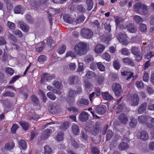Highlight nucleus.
Wrapping results in <instances>:
<instances>
[{"instance_id": "1", "label": "nucleus", "mask_w": 154, "mask_h": 154, "mask_svg": "<svg viewBox=\"0 0 154 154\" xmlns=\"http://www.w3.org/2000/svg\"><path fill=\"white\" fill-rule=\"evenodd\" d=\"M86 47L85 44L84 43L80 42L77 43L75 46L74 51L76 54L81 56L84 54L85 50Z\"/></svg>"}, {"instance_id": "2", "label": "nucleus", "mask_w": 154, "mask_h": 154, "mask_svg": "<svg viewBox=\"0 0 154 154\" xmlns=\"http://www.w3.org/2000/svg\"><path fill=\"white\" fill-rule=\"evenodd\" d=\"M131 52L135 55L136 60L137 62L141 61L143 57V54L140 48L137 47H133L131 48Z\"/></svg>"}, {"instance_id": "3", "label": "nucleus", "mask_w": 154, "mask_h": 154, "mask_svg": "<svg viewBox=\"0 0 154 154\" xmlns=\"http://www.w3.org/2000/svg\"><path fill=\"white\" fill-rule=\"evenodd\" d=\"M81 33L83 38L88 39L91 38L93 35V32L91 30L85 28L81 29Z\"/></svg>"}, {"instance_id": "4", "label": "nucleus", "mask_w": 154, "mask_h": 154, "mask_svg": "<svg viewBox=\"0 0 154 154\" xmlns=\"http://www.w3.org/2000/svg\"><path fill=\"white\" fill-rule=\"evenodd\" d=\"M112 89L116 96H119L122 93L121 87L118 83L113 84L112 85Z\"/></svg>"}, {"instance_id": "5", "label": "nucleus", "mask_w": 154, "mask_h": 154, "mask_svg": "<svg viewBox=\"0 0 154 154\" xmlns=\"http://www.w3.org/2000/svg\"><path fill=\"white\" fill-rule=\"evenodd\" d=\"M131 106H136L138 105L139 102V98L138 95L134 94L131 97Z\"/></svg>"}, {"instance_id": "6", "label": "nucleus", "mask_w": 154, "mask_h": 154, "mask_svg": "<svg viewBox=\"0 0 154 154\" xmlns=\"http://www.w3.org/2000/svg\"><path fill=\"white\" fill-rule=\"evenodd\" d=\"M137 137L138 138H140L143 141L146 140L149 138L147 133L145 131H142L138 133Z\"/></svg>"}, {"instance_id": "7", "label": "nucleus", "mask_w": 154, "mask_h": 154, "mask_svg": "<svg viewBox=\"0 0 154 154\" xmlns=\"http://www.w3.org/2000/svg\"><path fill=\"white\" fill-rule=\"evenodd\" d=\"M77 95L76 91L72 89H69L68 92V98L72 102L74 101L75 98Z\"/></svg>"}, {"instance_id": "8", "label": "nucleus", "mask_w": 154, "mask_h": 154, "mask_svg": "<svg viewBox=\"0 0 154 154\" xmlns=\"http://www.w3.org/2000/svg\"><path fill=\"white\" fill-rule=\"evenodd\" d=\"M54 78V75H50L47 73H45L42 75V78L40 81L42 83H43V82L45 80H46L47 81H50Z\"/></svg>"}, {"instance_id": "9", "label": "nucleus", "mask_w": 154, "mask_h": 154, "mask_svg": "<svg viewBox=\"0 0 154 154\" xmlns=\"http://www.w3.org/2000/svg\"><path fill=\"white\" fill-rule=\"evenodd\" d=\"M69 83L71 85H76L79 82V78L77 76H71L69 78Z\"/></svg>"}, {"instance_id": "10", "label": "nucleus", "mask_w": 154, "mask_h": 154, "mask_svg": "<svg viewBox=\"0 0 154 154\" xmlns=\"http://www.w3.org/2000/svg\"><path fill=\"white\" fill-rule=\"evenodd\" d=\"M88 114L85 111L81 112L79 115L80 120L82 122L86 121L88 119Z\"/></svg>"}, {"instance_id": "11", "label": "nucleus", "mask_w": 154, "mask_h": 154, "mask_svg": "<svg viewBox=\"0 0 154 154\" xmlns=\"http://www.w3.org/2000/svg\"><path fill=\"white\" fill-rule=\"evenodd\" d=\"M106 109V106L104 105H101L97 107L96 111L98 114L103 115L105 112Z\"/></svg>"}, {"instance_id": "12", "label": "nucleus", "mask_w": 154, "mask_h": 154, "mask_svg": "<svg viewBox=\"0 0 154 154\" xmlns=\"http://www.w3.org/2000/svg\"><path fill=\"white\" fill-rule=\"evenodd\" d=\"M52 132V130L50 129H47L42 133L41 136V138L42 140L47 139Z\"/></svg>"}, {"instance_id": "13", "label": "nucleus", "mask_w": 154, "mask_h": 154, "mask_svg": "<svg viewBox=\"0 0 154 154\" xmlns=\"http://www.w3.org/2000/svg\"><path fill=\"white\" fill-rule=\"evenodd\" d=\"M151 117L147 116H141L138 117V120L139 122L141 124H143L146 122L150 120Z\"/></svg>"}, {"instance_id": "14", "label": "nucleus", "mask_w": 154, "mask_h": 154, "mask_svg": "<svg viewBox=\"0 0 154 154\" xmlns=\"http://www.w3.org/2000/svg\"><path fill=\"white\" fill-rule=\"evenodd\" d=\"M95 94L97 96H100V95L101 93L99 89H96L95 92H93L90 94L89 99L91 102H92L93 101Z\"/></svg>"}, {"instance_id": "15", "label": "nucleus", "mask_w": 154, "mask_h": 154, "mask_svg": "<svg viewBox=\"0 0 154 154\" xmlns=\"http://www.w3.org/2000/svg\"><path fill=\"white\" fill-rule=\"evenodd\" d=\"M119 150L123 151L127 150L129 147V145L126 143L122 142L119 144L118 146Z\"/></svg>"}, {"instance_id": "16", "label": "nucleus", "mask_w": 154, "mask_h": 154, "mask_svg": "<svg viewBox=\"0 0 154 154\" xmlns=\"http://www.w3.org/2000/svg\"><path fill=\"white\" fill-rule=\"evenodd\" d=\"M121 75L124 76V78L126 80H128L131 79V77H133V73L128 72L127 71L121 72Z\"/></svg>"}, {"instance_id": "17", "label": "nucleus", "mask_w": 154, "mask_h": 154, "mask_svg": "<svg viewBox=\"0 0 154 154\" xmlns=\"http://www.w3.org/2000/svg\"><path fill=\"white\" fill-rule=\"evenodd\" d=\"M105 48L104 46L100 44H98L96 46L94 51L97 54H99L102 52Z\"/></svg>"}, {"instance_id": "18", "label": "nucleus", "mask_w": 154, "mask_h": 154, "mask_svg": "<svg viewBox=\"0 0 154 154\" xmlns=\"http://www.w3.org/2000/svg\"><path fill=\"white\" fill-rule=\"evenodd\" d=\"M127 36L125 34H123L120 32L119 33V36L118 37L119 41L124 44L126 40Z\"/></svg>"}, {"instance_id": "19", "label": "nucleus", "mask_w": 154, "mask_h": 154, "mask_svg": "<svg viewBox=\"0 0 154 154\" xmlns=\"http://www.w3.org/2000/svg\"><path fill=\"white\" fill-rule=\"evenodd\" d=\"M126 28L131 33H135L137 31L136 26L133 24H129L126 26Z\"/></svg>"}, {"instance_id": "20", "label": "nucleus", "mask_w": 154, "mask_h": 154, "mask_svg": "<svg viewBox=\"0 0 154 154\" xmlns=\"http://www.w3.org/2000/svg\"><path fill=\"white\" fill-rule=\"evenodd\" d=\"M120 122L123 124H125L128 121V119L126 116L124 114H121L119 117Z\"/></svg>"}, {"instance_id": "21", "label": "nucleus", "mask_w": 154, "mask_h": 154, "mask_svg": "<svg viewBox=\"0 0 154 154\" xmlns=\"http://www.w3.org/2000/svg\"><path fill=\"white\" fill-rule=\"evenodd\" d=\"M142 4L140 2L135 3L133 6L134 11L137 13H140Z\"/></svg>"}, {"instance_id": "22", "label": "nucleus", "mask_w": 154, "mask_h": 154, "mask_svg": "<svg viewBox=\"0 0 154 154\" xmlns=\"http://www.w3.org/2000/svg\"><path fill=\"white\" fill-rule=\"evenodd\" d=\"M63 20L66 22L70 24L73 22V19L68 14H65L63 16Z\"/></svg>"}, {"instance_id": "23", "label": "nucleus", "mask_w": 154, "mask_h": 154, "mask_svg": "<svg viewBox=\"0 0 154 154\" xmlns=\"http://www.w3.org/2000/svg\"><path fill=\"white\" fill-rule=\"evenodd\" d=\"M102 95L103 98L107 100H112L114 99L111 95L109 94L108 92H102Z\"/></svg>"}, {"instance_id": "24", "label": "nucleus", "mask_w": 154, "mask_h": 154, "mask_svg": "<svg viewBox=\"0 0 154 154\" xmlns=\"http://www.w3.org/2000/svg\"><path fill=\"white\" fill-rule=\"evenodd\" d=\"M147 103H143L138 109V112L139 114L142 113L146 110Z\"/></svg>"}, {"instance_id": "25", "label": "nucleus", "mask_w": 154, "mask_h": 154, "mask_svg": "<svg viewBox=\"0 0 154 154\" xmlns=\"http://www.w3.org/2000/svg\"><path fill=\"white\" fill-rule=\"evenodd\" d=\"M72 129L73 134L75 135H78L79 134V127L76 125H73Z\"/></svg>"}, {"instance_id": "26", "label": "nucleus", "mask_w": 154, "mask_h": 154, "mask_svg": "<svg viewBox=\"0 0 154 154\" xmlns=\"http://www.w3.org/2000/svg\"><path fill=\"white\" fill-rule=\"evenodd\" d=\"M14 143L13 142H11L6 144L5 146V149L7 150H10L14 147Z\"/></svg>"}, {"instance_id": "27", "label": "nucleus", "mask_w": 154, "mask_h": 154, "mask_svg": "<svg viewBox=\"0 0 154 154\" xmlns=\"http://www.w3.org/2000/svg\"><path fill=\"white\" fill-rule=\"evenodd\" d=\"M77 103L78 104H82L85 105H88L89 104L88 100L84 98L79 99Z\"/></svg>"}, {"instance_id": "28", "label": "nucleus", "mask_w": 154, "mask_h": 154, "mask_svg": "<svg viewBox=\"0 0 154 154\" xmlns=\"http://www.w3.org/2000/svg\"><path fill=\"white\" fill-rule=\"evenodd\" d=\"M47 57L44 55H41L39 56L38 59V62L39 63L42 64L46 61Z\"/></svg>"}, {"instance_id": "29", "label": "nucleus", "mask_w": 154, "mask_h": 154, "mask_svg": "<svg viewBox=\"0 0 154 154\" xmlns=\"http://www.w3.org/2000/svg\"><path fill=\"white\" fill-rule=\"evenodd\" d=\"M148 6L144 4H142L141 12H142L144 15H146L148 13Z\"/></svg>"}, {"instance_id": "30", "label": "nucleus", "mask_w": 154, "mask_h": 154, "mask_svg": "<svg viewBox=\"0 0 154 154\" xmlns=\"http://www.w3.org/2000/svg\"><path fill=\"white\" fill-rule=\"evenodd\" d=\"M20 26L21 29L24 32H27L29 31V26L25 23H21Z\"/></svg>"}, {"instance_id": "31", "label": "nucleus", "mask_w": 154, "mask_h": 154, "mask_svg": "<svg viewBox=\"0 0 154 154\" xmlns=\"http://www.w3.org/2000/svg\"><path fill=\"white\" fill-rule=\"evenodd\" d=\"M19 124L22 126L25 131H26L28 129L29 125V123L25 121H21L19 122Z\"/></svg>"}, {"instance_id": "32", "label": "nucleus", "mask_w": 154, "mask_h": 154, "mask_svg": "<svg viewBox=\"0 0 154 154\" xmlns=\"http://www.w3.org/2000/svg\"><path fill=\"white\" fill-rule=\"evenodd\" d=\"M44 154H51L52 150L51 148L49 146L45 145L44 147Z\"/></svg>"}, {"instance_id": "33", "label": "nucleus", "mask_w": 154, "mask_h": 154, "mask_svg": "<svg viewBox=\"0 0 154 154\" xmlns=\"http://www.w3.org/2000/svg\"><path fill=\"white\" fill-rule=\"evenodd\" d=\"M47 44L50 47H54L55 45L54 41L50 38L47 39Z\"/></svg>"}, {"instance_id": "34", "label": "nucleus", "mask_w": 154, "mask_h": 154, "mask_svg": "<svg viewBox=\"0 0 154 154\" xmlns=\"http://www.w3.org/2000/svg\"><path fill=\"white\" fill-rule=\"evenodd\" d=\"M133 18L136 23H140L143 21L142 18L140 16L136 15L133 17Z\"/></svg>"}, {"instance_id": "35", "label": "nucleus", "mask_w": 154, "mask_h": 154, "mask_svg": "<svg viewBox=\"0 0 154 154\" xmlns=\"http://www.w3.org/2000/svg\"><path fill=\"white\" fill-rule=\"evenodd\" d=\"M104 79V77L102 75L98 76L96 78L97 81L99 85L103 84Z\"/></svg>"}, {"instance_id": "36", "label": "nucleus", "mask_w": 154, "mask_h": 154, "mask_svg": "<svg viewBox=\"0 0 154 154\" xmlns=\"http://www.w3.org/2000/svg\"><path fill=\"white\" fill-rule=\"evenodd\" d=\"M95 76V73L92 71H88L85 75V76L88 79L94 77Z\"/></svg>"}, {"instance_id": "37", "label": "nucleus", "mask_w": 154, "mask_h": 154, "mask_svg": "<svg viewBox=\"0 0 154 154\" xmlns=\"http://www.w3.org/2000/svg\"><path fill=\"white\" fill-rule=\"evenodd\" d=\"M96 64L98 69L100 71H103L105 70V67L101 62L97 63Z\"/></svg>"}, {"instance_id": "38", "label": "nucleus", "mask_w": 154, "mask_h": 154, "mask_svg": "<svg viewBox=\"0 0 154 154\" xmlns=\"http://www.w3.org/2000/svg\"><path fill=\"white\" fill-rule=\"evenodd\" d=\"M122 61L125 63H128L131 65H134V63L133 61L131 60L129 58L126 57L122 59Z\"/></svg>"}, {"instance_id": "39", "label": "nucleus", "mask_w": 154, "mask_h": 154, "mask_svg": "<svg viewBox=\"0 0 154 154\" xmlns=\"http://www.w3.org/2000/svg\"><path fill=\"white\" fill-rule=\"evenodd\" d=\"M86 3L88 6L87 10L88 11L91 10L93 6L92 0H87Z\"/></svg>"}, {"instance_id": "40", "label": "nucleus", "mask_w": 154, "mask_h": 154, "mask_svg": "<svg viewBox=\"0 0 154 154\" xmlns=\"http://www.w3.org/2000/svg\"><path fill=\"white\" fill-rule=\"evenodd\" d=\"M3 95L4 97H14V94L13 92H11L9 91H7L5 93L3 94Z\"/></svg>"}, {"instance_id": "41", "label": "nucleus", "mask_w": 154, "mask_h": 154, "mask_svg": "<svg viewBox=\"0 0 154 154\" xmlns=\"http://www.w3.org/2000/svg\"><path fill=\"white\" fill-rule=\"evenodd\" d=\"M47 97L52 100H54L56 98V96L55 95L51 92H49L47 93Z\"/></svg>"}, {"instance_id": "42", "label": "nucleus", "mask_w": 154, "mask_h": 154, "mask_svg": "<svg viewBox=\"0 0 154 154\" xmlns=\"http://www.w3.org/2000/svg\"><path fill=\"white\" fill-rule=\"evenodd\" d=\"M137 121L135 119L133 118L131 119L129 125L131 128H134L137 125Z\"/></svg>"}, {"instance_id": "43", "label": "nucleus", "mask_w": 154, "mask_h": 154, "mask_svg": "<svg viewBox=\"0 0 154 154\" xmlns=\"http://www.w3.org/2000/svg\"><path fill=\"white\" fill-rule=\"evenodd\" d=\"M99 131V127L97 125H96L95 126L94 128V129L91 132L92 134L94 135H96L98 133Z\"/></svg>"}, {"instance_id": "44", "label": "nucleus", "mask_w": 154, "mask_h": 154, "mask_svg": "<svg viewBox=\"0 0 154 154\" xmlns=\"http://www.w3.org/2000/svg\"><path fill=\"white\" fill-rule=\"evenodd\" d=\"M6 72L9 75H12L14 73V70L13 69L7 67L5 69Z\"/></svg>"}, {"instance_id": "45", "label": "nucleus", "mask_w": 154, "mask_h": 154, "mask_svg": "<svg viewBox=\"0 0 154 154\" xmlns=\"http://www.w3.org/2000/svg\"><path fill=\"white\" fill-rule=\"evenodd\" d=\"M85 20L84 16L81 15L79 16L76 19V22L77 23H80L83 22Z\"/></svg>"}, {"instance_id": "46", "label": "nucleus", "mask_w": 154, "mask_h": 154, "mask_svg": "<svg viewBox=\"0 0 154 154\" xmlns=\"http://www.w3.org/2000/svg\"><path fill=\"white\" fill-rule=\"evenodd\" d=\"M84 85L85 86V89L87 91L88 90L92 87L91 84L89 82L87 81L85 82H84Z\"/></svg>"}, {"instance_id": "47", "label": "nucleus", "mask_w": 154, "mask_h": 154, "mask_svg": "<svg viewBox=\"0 0 154 154\" xmlns=\"http://www.w3.org/2000/svg\"><path fill=\"white\" fill-rule=\"evenodd\" d=\"M113 134V133L112 130H108L106 134V140L108 141L112 137Z\"/></svg>"}, {"instance_id": "48", "label": "nucleus", "mask_w": 154, "mask_h": 154, "mask_svg": "<svg viewBox=\"0 0 154 154\" xmlns=\"http://www.w3.org/2000/svg\"><path fill=\"white\" fill-rule=\"evenodd\" d=\"M27 118L29 120L33 119L35 121H37L39 118V116L37 114L33 115L32 116L29 115L27 117Z\"/></svg>"}, {"instance_id": "49", "label": "nucleus", "mask_w": 154, "mask_h": 154, "mask_svg": "<svg viewBox=\"0 0 154 154\" xmlns=\"http://www.w3.org/2000/svg\"><path fill=\"white\" fill-rule=\"evenodd\" d=\"M13 33L17 36L19 38H21L22 36V32L19 29H16L14 30L13 32Z\"/></svg>"}, {"instance_id": "50", "label": "nucleus", "mask_w": 154, "mask_h": 154, "mask_svg": "<svg viewBox=\"0 0 154 154\" xmlns=\"http://www.w3.org/2000/svg\"><path fill=\"white\" fill-rule=\"evenodd\" d=\"M19 145L23 149H25L27 146L26 143L23 140H22L20 141Z\"/></svg>"}, {"instance_id": "51", "label": "nucleus", "mask_w": 154, "mask_h": 154, "mask_svg": "<svg viewBox=\"0 0 154 154\" xmlns=\"http://www.w3.org/2000/svg\"><path fill=\"white\" fill-rule=\"evenodd\" d=\"M7 25L8 27L11 29H14L15 28V24L12 22L8 21Z\"/></svg>"}, {"instance_id": "52", "label": "nucleus", "mask_w": 154, "mask_h": 154, "mask_svg": "<svg viewBox=\"0 0 154 154\" xmlns=\"http://www.w3.org/2000/svg\"><path fill=\"white\" fill-rule=\"evenodd\" d=\"M76 54L73 52L71 51L68 52L66 54V57H76Z\"/></svg>"}, {"instance_id": "53", "label": "nucleus", "mask_w": 154, "mask_h": 154, "mask_svg": "<svg viewBox=\"0 0 154 154\" xmlns=\"http://www.w3.org/2000/svg\"><path fill=\"white\" fill-rule=\"evenodd\" d=\"M22 7L20 5H18L14 9V12L16 14H20L21 13Z\"/></svg>"}, {"instance_id": "54", "label": "nucleus", "mask_w": 154, "mask_h": 154, "mask_svg": "<svg viewBox=\"0 0 154 154\" xmlns=\"http://www.w3.org/2000/svg\"><path fill=\"white\" fill-rule=\"evenodd\" d=\"M63 133L61 132L58 133L57 137V139L58 141H61L63 139Z\"/></svg>"}, {"instance_id": "55", "label": "nucleus", "mask_w": 154, "mask_h": 154, "mask_svg": "<svg viewBox=\"0 0 154 154\" xmlns=\"http://www.w3.org/2000/svg\"><path fill=\"white\" fill-rule=\"evenodd\" d=\"M8 39L12 40L14 42H17V39L14 35L12 34L9 33L8 35Z\"/></svg>"}, {"instance_id": "56", "label": "nucleus", "mask_w": 154, "mask_h": 154, "mask_svg": "<svg viewBox=\"0 0 154 154\" xmlns=\"http://www.w3.org/2000/svg\"><path fill=\"white\" fill-rule=\"evenodd\" d=\"M69 124L67 122H65L62 124L60 126V128L62 130H64L68 127Z\"/></svg>"}, {"instance_id": "57", "label": "nucleus", "mask_w": 154, "mask_h": 154, "mask_svg": "<svg viewBox=\"0 0 154 154\" xmlns=\"http://www.w3.org/2000/svg\"><path fill=\"white\" fill-rule=\"evenodd\" d=\"M103 57L107 61H109L110 59V57L109 54L107 53H104L103 55Z\"/></svg>"}, {"instance_id": "58", "label": "nucleus", "mask_w": 154, "mask_h": 154, "mask_svg": "<svg viewBox=\"0 0 154 154\" xmlns=\"http://www.w3.org/2000/svg\"><path fill=\"white\" fill-rule=\"evenodd\" d=\"M19 127L18 125L17 124H13L11 128V132L13 134H14L16 132L17 130L19 128Z\"/></svg>"}, {"instance_id": "59", "label": "nucleus", "mask_w": 154, "mask_h": 154, "mask_svg": "<svg viewBox=\"0 0 154 154\" xmlns=\"http://www.w3.org/2000/svg\"><path fill=\"white\" fill-rule=\"evenodd\" d=\"M121 52L122 54L128 56L130 54V53L128 49L126 48H123L122 49Z\"/></svg>"}, {"instance_id": "60", "label": "nucleus", "mask_w": 154, "mask_h": 154, "mask_svg": "<svg viewBox=\"0 0 154 154\" xmlns=\"http://www.w3.org/2000/svg\"><path fill=\"white\" fill-rule=\"evenodd\" d=\"M93 57L90 55L86 56L84 58L85 61L87 62H90L93 60Z\"/></svg>"}, {"instance_id": "61", "label": "nucleus", "mask_w": 154, "mask_h": 154, "mask_svg": "<svg viewBox=\"0 0 154 154\" xmlns=\"http://www.w3.org/2000/svg\"><path fill=\"white\" fill-rule=\"evenodd\" d=\"M31 100L35 104L37 105L38 103V100L35 96L34 95H32L31 96Z\"/></svg>"}, {"instance_id": "62", "label": "nucleus", "mask_w": 154, "mask_h": 154, "mask_svg": "<svg viewBox=\"0 0 154 154\" xmlns=\"http://www.w3.org/2000/svg\"><path fill=\"white\" fill-rule=\"evenodd\" d=\"M114 68L118 70L120 69V66L119 62L117 60L114 61L113 63Z\"/></svg>"}, {"instance_id": "63", "label": "nucleus", "mask_w": 154, "mask_h": 154, "mask_svg": "<svg viewBox=\"0 0 154 154\" xmlns=\"http://www.w3.org/2000/svg\"><path fill=\"white\" fill-rule=\"evenodd\" d=\"M135 85L137 88H142L143 87V83L142 81H137L136 82Z\"/></svg>"}, {"instance_id": "64", "label": "nucleus", "mask_w": 154, "mask_h": 154, "mask_svg": "<svg viewBox=\"0 0 154 154\" xmlns=\"http://www.w3.org/2000/svg\"><path fill=\"white\" fill-rule=\"evenodd\" d=\"M53 85L55 87L57 88H61L62 85H61V82L59 81L54 82L53 83Z\"/></svg>"}]
</instances>
